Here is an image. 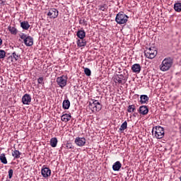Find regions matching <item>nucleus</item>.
<instances>
[{
  "instance_id": "0eeeda50",
  "label": "nucleus",
  "mask_w": 181,
  "mask_h": 181,
  "mask_svg": "<svg viewBox=\"0 0 181 181\" xmlns=\"http://www.w3.org/2000/svg\"><path fill=\"white\" fill-rule=\"evenodd\" d=\"M47 15L50 19H56L59 16V11L56 8H50Z\"/></svg>"
},
{
  "instance_id": "a211bd4d",
  "label": "nucleus",
  "mask_w": 181,
  "mask_h": 181,
  "mask_svg": "<svg viewBox=\"0 0 181 181\" xmlns=\"http://www.w3.org/2000/svg\"><path fill=\"white\" fill-rule=\"evenodd\" d=\"M76 36L79 39H84L86 37V31L84 30H78L76 33Z\"/></svg>"
},
{
  "instance_id": "cd10ccee",
  "label": "nucleus",
  "mask_w": 181,
  "mask_h": 181,
  "mask_svg": "<svg viewBox=\"0 0 181 181\" xmlns=\"http://www.w3.org/2000/svg\"><path fill=\"white\" fill-rule=\"evenodd\" d=\"M19 57H21V55H19V54L16 53V52H13L11 59H14L16 62H18V60H19Z\"/></svg>"
},
{
  "instance_id": "f8f14e48",
  "label": "nucleus",
  "mask_w": 181,
  "mask_h": 181,
  "mask_svg": "<svg viewBox=\"0 0 181 181\" xmlns=\"http://www.w3.org/2000/svg\"><path fill=\"white\" fill-rule=\"evenodd\" d=\"M141 65L139 64H134L132 66V71L136 74H139L141 73Z\"/></svg>"
},
{
  "instance_id": "4468645a",
  "label": "nucleus",
  "mask_w": 181,
  "mask_h": 181,
  "mask_svg": "<svg viewBox=\"0 0 181 181\" xmlns=\"http://www.w3.org/2000/svg\"><path fill=\"white\" fill-rule=\"evenodd\" d=\"M24 45L28 47L33 46V37L28 36V39L24 41Z\"/></svg>"
},
{
  "instance_id": "412c9836",
  "label": "nucleus",
  "mask_w": 181,
  "mask_h": 181,
  "mask_svg": "<svg viewBox=\"0 0 181 181\" xmlns=\"http://www.w3.org/2000/svg\"><path fill=\"white\" fill-rule=\"evenodd\" d=\"M12 156L14 157V159H19L21 158V155H22V153H21L18 150L15 149L13 151H12Z\"/></svg>"
},
{
  "instance_id": "72a5a7b5",
  "label": "nucleus",
  "mask_w": 181,
  "mask_h": 181,
  "mask_svg": "<svg viewBox=\"0 0 181 181\" xmlns=\"http://www.w3.org/2000/svg\"><path fill=\"white\" fill-rule=\"evenodd\" d=\"M44 80L45 78L43 77L38 78L37 79L38 84H45Z\"/></svg>"
},
{
  "instance_id": "9d476101",
  "label": "nucleus",
  "mask_w": 181,
  "mask_h": 181,
  "mask_svg": "<svg viewBox=\"0 0 181 181\" xmlns=\"http://www.w3.org/2000/svg\"><path fill=\"white\" fill-rule=\"evenodd\" d=\"M32 101V97L30 95L25 93L22 98V103L24 105H29Z\"/></svg>"
},
{
  "instance_id": "1a4fd4ad",
  "label": "nucleus",
  "mask_w": 181,
  "mask_h": 181,
  "mask_svg": "<svg viewBox=\"0 0 181 181\" xmlns=\"http://www.w3.org/2000/svg\"><path fill=\"white\" fill-rule=\"evenodd\" d=\"M41 175L43 176V177H49L52 175V170L50 168L45 167L43 165L42 170H41Z\"/></svg>"
},
{
  "instance_id": "4c0bfd02",
  "label": "nucleus",
  "mask_w": 181,
  "mask_h": 181,
  "mask_svg": "<svg viewBox=\"0 0 181 181\" xmlns=\"http://www.w3.org/2000/svg\"><path fill=\"white\" fill-rule=\"evenodd\" d=\"M5 2H6V0H0V5H4V4H5Z\"/></svg>"
},
{
  "instance_id": "7c9ffc66",
  "label": "nucleus",
  "mask_w": 181,
  "mask_h": 181,
  "mask_svg": "<svg viewBox=\"0 0 181 181\" xmlns=\"http://www.w3.org/2000/svg\"><path fill=\"white\" fill-rule=\"evenodd\" d=\"M79 25H84L85 26H87V21H86V18H81L79 20Z\"/></svg>"
},
{
  "instance_id": "9b49d317",
  "label": "nucleus",
  "mask_w": 181,
  "mask_h": 181,
  "mask_svg": "<svg viewBox=\"0 0 181 181\" xmlns=\"http://www.w3.org/2000/svg\"><path fill=\"white\" fill-rule=\"evenodd\" d=\"M139 112L141 114V115H146L149 112V109L148 106L142 105L139 107Z\"/></svg>"
},
{
  "instance_id": "c9c22d12",
  "label": "nucleus",
  "mask_w": 181,
  "mask_h": 181,
  "mask_svg": "<svg viewBox=\"0 0 181 181\" xmlns=\"http://www.w3.org/2000/svg\"><path fill=\"white\" fill-rule=\"evenodd\" d=\"M66 146V149H71V148H73V144H71V143H67Z\"/></svg>"
},
{
  "instance_id": "a878e982",
  "label": "nucleus",
  "mask_w": 181,
  "mask_h": 181,
  "mask_svg": "<svg viewBox=\"0 0 181 181\" xmlns=\"http://www.w3.org/2000/svg\"><path fill=\"white\" fill-rule=\"evenodd\" d=\"M174 9L175 12H181V3H175L174 4Z\"/></svg>"
},
{
  "instance_id": "dca6fc26",
  "label": "nucleus",
  "mask_w": 181,
  "mask_h": 181,
  "mask_svg": "<svg viewBox=\"0 0 181 181\" xmlns=\"http://www.w3.org/2000/svg\"><path fill=\"white\" fill-rule=\"evenodd\" d=\"M122 166V164H121V162L119 161H116L113 165H112V169L113 170H115V172H117L118 170H119V169H121Z\"/></svg>"
},
{
  "instance_id": "79ce46f5",
  "label": "nucleus",
  "mask_w": 181,
  "mask_h": 181,
  "mask_svg": "<svg viewBox=\"0 0 181 181\" xmlns=\"http://www.w3.org/2000/svg\"><path fill=\"white\" fill-rule=\"evenodd\" d=\"M133 117H136V113L133 114Z\"/></svg>"
},
{
  "instance_id": "f704fd0d",
  "label": "nucleus",
  "mask_w": 181,
  "mask_h": 181,
  "mask_svg": "<svg viewBox=\"0 0 181 181\" xmlns=\"http://www.w3.org/2000/svg\"><path fill=\"white\" fill-rule=\"evenodd\" d=\"M13 176V170L10 169L8 170V177H9V179H12Z\"/></svg>"
},
{
  "instance_id": "c85d7f7f",
  "label": "nucleus",
  "mask_w": 181,
  "mask_h": 181,
  "mask_svg": "<svg viewBox=\"0 0 181 181\" xmlns=\"http://www.w3.org/2000/svg\"><path fill=\"white\" fill-rule=\"evenodd\" d=\"M127 128H128V123L127 121H124L120 126L119 131H124V129H127Z\"/></svg>"
},
{
  "instance_id": "f257e3e1",
  "label": "nucleus",
  "mask_w": 181,
  "mask_h": 181,
  "mask_svg": "<svg viewBox=\"0 0 181 181\" xmlns=\"http://www.w3.org/2000/svg\"><path fill=\"white\" fill-rule=\"evenodd\" d=\"M172 66H173V59L172 57H166L160 65V69L161 71H168L170 70Z\"/></svg>"
},
{
  "instance_id": "39448f33",
  "label": "nucleus",
  "mask_w": 181,
  "mask_h": 181,
  "mask_svg": "<svg viewBox=\"0 0 181 181\" xmlns=\"http://www.w3.org/2000/svg\"><path fill=\"white\" fill-rule=\"evenodd\" d=\"M67 76L62 75L59 77L57 78V83L61 88H64L67 86V80H68Z\"/></svg>"
},
{
  "instance_id": "ea45409f",
  "label": "nucleus",
  "mask_w": 181,
  "mask_h": 181,
  "mask_svg": "<svg viewBox=\"0 0 181 181\" xmlns=\"http://www.w3.org/2000/svg\"><path fill=\"white\" fill-rule=\"evenodd\" d=\"M179 130H180V132H181V124L179 126Z\"/></svg>"
},
{
  "instance_id": "58836bf2",
  "label": "nucleus",
  "mask_w": 181,
  "mask_h": 181,
  "mask_svg": "<svg viewBox=\"0 0 181 181\" xmlns=\"http://www.w3.org/2000/svg\"><path fill=\"white\" fill-rule=\"evenodd\" d=\"M118 78L122 79V80H124V75H122V74L119 75Z\"/></svg>"
},
{
  "instance_id": "6e6552de",
  "label": "nucleus",
  "mask_w": 181,
  "mask_h": 181,
  "mask_svg": "<svg viewBox=\"0 0 181 181\" xmlns=\"http://www.w3.org/2000/svg\"><path fill=\"white\" fill-rule=\"evenodd\" d=\"M74 142L77 146H84L87 142V140L84 137H76Z\"/></svg>"
},
{
  "instance_id": "c756f323",
  "label": "nucleus",
  "mask_w": 181,
  "mask_h": 181,
  "mask_svg": "<svg viewBox=\"0 0 181 181\" xmlns=\"http://www.w3.org/2000/svg\"><path fill=\"white\" fill-rule=\"evenodd\" d=\"M5 56H6L5 50L0 49V59H5Z\"/></svg>"
},
{
  "instance_id": "423d86ee",
  "label": "nucleus",
  "mask_w": 181,
  "mask_h": 181,
  "mask_svg": "<svg viewBox=\"0 0 181 181\" xmlns=\"http://www.w3.org/2000/svg\"><path fill=\"white\" fill-rule=\"evenodd\" d=\"M90 107L91 108H95L96 111H101V109L103 108V105L98 100L92 99L91 101L89 103Z\"/></svg>"
},
{
  "instance_id": "b1692460",
  "label": "nucleus",
  "mask_w": 181,
  "mask_h": 181,
  "mask_svg": "<svg viewBox=\"0 0 181 181\" xmlns=\"http://www.w3.org/2000/svg\"><path fill=\"white\" fill-rule=\"evenodd\" d=\"M0 160L1 163H4V165H6V163H8V160L6 159L5 153H1L0 155Z\"/></svg>"
},
{
  "instance_id": "4be33fe9",
  "label": "nucleus",
  "mask_w": 181,
  "mask_h": 181,
  "mask_svg": "<svg viewBox=\"0 0 181 181\" xmlns=\"http://www.w3.org/2000/svg\"><path fill=\"white\" fill-rule=\"evenodd\" d=\"M57 138L53 137L50 139L49 144L52 148H56L57 146Z\"/></svg>"
},
{
  "instance_id": "bb28decb",
  "label": "nucleus",
  "mask_w": 181,
  "mask_h": 181,
  "mask_svg": "<svg viewBox=\"0 0 181 181\" xmlns=\"http://www.w3.org/2000/svg\"><path fill=\"white\" fill-rule=\"evenodd\" d=\"M98 10L99 11H102L103 12H105V11H107V9H108V6H107L106 4H101L100 6H98Z\"/></svg>"
},
{
  "instance_id": "f03ea898",
  "label": "nucleus",
  "mask_w": 181,
  "mask_h": 181,
  "mask_svg": "<svg viewBox=\"0 0 181 181\" xmlns=\"http://www.w3.org/2000/svg\"><path fill=\"white\" fill-rule=\"evenodd\" d=\"M152 134L156 139H162L165 136V129L160 126H156L152 129Z\"/></svg>"
},
{
  "instance_id": "a19ab883",
  "label": "nucleus",
  "mask_w": 181,
  "mask_h": 181,
  "mask_svg": "<svg viewBox=\"0 0 181 181\" xmlns=\"http://www.w3.org/2000/svg\"><path fill=\"white\" fill-rule=\"evenodd\" d=\"M2 45V39L0 38V46Z\"/></svg>"
},
{
  "instance_id": "f3484780",
  "label": "nucleus",
  "mask_w": 181,
  "mask_h": 181,
  "mask_svg": "<svg viewBox=\"0 0 181 181\" xmlns=\"http://www.w3.org/2000/svg\"><path fill=\"white\" fill-rule=\"evenodd\" d=\"M21 28L24 30H28L29 28H30V25H29V22L28 21H23L21 22Z\"/></svg>"
},
{
  "instance_id": "2eb2a0df",
  "label": "nucleus",
  "mask_w": 181,
  "mask_h": 181,
  "mask_svg": "<svg viewBox=\"0 0 181 181\" xmlns=\"http://www.w3.org/2000/svg\"><path fill=\"white\" fill-rule=\"evenodd\" d=\"M76 45L78 47H84L87 45V41L83 39H80L76 41Z\"/></svg>"
},
{
  "instance_id": "37998d69",
  "label": "nucleus",
  "mask_w": 181,
  "mask_h": 181,
  "mask_svg": "<svg viewBox=\"0 0 181 181\" xmlns=\"http://www.w3.org/2000/svg\"><path fill=\"white\" fill-rule=\"evenodd\" d=\"M180 180L181 181V176L180 177Z\"/></svg>"
},
{
  "instance_id": "6ab92c4d",
  "label": "nucleus",
  "mask_w": 181,
  "mask_h": 181,
  "mask_svg": "<svg viewBox=\"0 0 181 181\" xmlns=\"http://www.w3.org/2000/svg\"><path fill=\"white\" fill-rule=\"evenodd\" d=\"M149 101V98L146 95H141L140 96L141 104H146Z\"/></svg>"
},
{
  "instance_id": "ddd939ff",
  "label": "nucleus",
  "mask_w": 181,
  "mask_h": 181,
  "mask_svg": "<svg viewBox=\"0 0 181 181\" xmlns=\"http://www.w3.org/2000/svg\"><path fill=\"white\" fill-rule=\"evenodd\" d=\"M70 119H71V115L64 114L61 116V120L63 121V122H69Z\"/></svg>"
},
{
  "instance_id": "393cba45",
  "label": "nucleus",
  "mask_w": 181,
  "mask_h": 181,
  "mask_svg": "<svg viewBox=\"0 0 181 181\" xmlns=\"http://www.w3.org/2000/svg\"><path fill=\"white\" fill-rule=\"evenodd\" d=\"M135 111H136L135 105H130L127 107V112H135Z\"/></svg>"
},
{
  "instance_id": "e433bc0d",
  "label": "nucleus",
  "mask_w": 181,
  "mask_h": 181,
  "mask_svg": "<svg viewBox=\"0 0 181 181\" xmlns=\"http://www.w3.org/2000/svg\"><path fill=\"white\" fill-rule=\"evenodd\" d=\"M116 81H117L119 84H122V79L119 78V77L116 78Z\"/></svg>"
},
{
  "instance_id": "473e14b6",
  "label": "nucleus",
  "mask_w": 181,
  "mask_h": 181,
  "mask_svg": "<svg viewBox=\"0 0 181 181\" xmlns=\"http://www.w3.org/2000/svg\"><path fill=\"white\" fill-rule=\"evenodd\" d=\"M20 37L22 39V40H23V42H25L28 39V35H26L25 33H22L20 35Z\"/></svg>"
},
{
  "instance_id": "2f4dec72",
  "label": "nucleus",
  "mask_w": 181,
  "mask_h": 181,
  "mask_svg": "<svg viewBox=\"0 0 181 181\" xmlns=\"http://www.w3.org/2000/svg\"><path fill=\"white\" fill-rule=\"evenodd\" d=\"M84 73L88 76H91V70H90V69H88V68H85L84 69Z\"/></svg>"
},
{
  "instance_id": "5701e85b",
  "label": "nucleus",
  "mask_w": 181,
  "mask_h": 181,
  "mask_svg": "<svg viewBox=\"0 0 181 181\" xmlns=\"http://www.w3.org/2000/svg\"><path fill=\"white\" fill-rule=\"evenodd\" d=\"M8 30L10 32L11 35H18V29H16V28L15 27L9 25L8 27Z\"/></svg>"
},
{
  "instance_id": "7ed1b4c3",
  "label": "nucleus",
  "mask_w": 181,
  "mask_h": 181,
  "mask_svg": "<svg viewBox=\"0 0 181 181\" xmlns=\"http://www.w3.org/2000/svg\"><path fill=\"white\" fill-rule=\"evenodd\" d=\"M128 16H127L124 12H119L115 18V22L118 23V25H124V23H127L128 22Z\"/></svg>"
},
{
  "instance_id": "20e7f679",
  "label": "nucleus",
  "mask_w": 181,
  "mask_h": 181,
  "mask_svg": "<svg viewBox=\"0 0 181 181\" xmlns=\"http://www.w3.org/2000/svg\"><path fill=\"white\" fill-rule=\"evenodd\" d=\"M144 54L147 59H155L158 54V51L153 47H150L144 51Z\"/></svg>"
},
{
  "instance_id": "aec40b11",
  "label": "nucleus",
  "mask_w": 181,
  "mask_h": 181,
  "mask_svg": "<svg viewBox=\"0 0 181 181\" xmlns=\"http://www.w3.org/2000/svg\"><path fill=\"white\" fill-rule=\"evenodd\" d=\"M62 108H64V110H69L70 108V100H69V99L63 101Z\"/></svg>"
}]
</instances>
